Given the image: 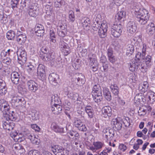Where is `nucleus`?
Returning a JSON list of instances; mask_svg holds the SVG:
<instances>
[{
    "label": "nucleus",
    "instance_id": "864d4df0",
    "mask_svg": "<svg viewBox=\"0 0 155 155\" xmlns=\"http://www.w3.org/2000/svg\"><path fill=\"white\" fill-rule=\"evenodd\" d=\"M50 12V13L48 14V12L47 11L46 12V13L48 15L47 17L49 18V20H53L54 19L55 15L51 11Z\"/></svg>",
    "mask_w": 155,
    "mask_h": 155
},
{
    "label": "nucleus",
    "instance_id": "79ce46f5",
    "mask_svg": "<svg viewBox=\"0 0 155 155\" xmlns=\"http://www.w3.org/2000/svg\"><path fill=\"white\" fill-rule=\"evenodd\" d=\"M8 104V103L4 99H1L0 100V110H2L4 109L6 106H7Z\"/></svg>",
    "mask_w": 155,
    "mask_h": 155
},
{
    "label": "nucleus",
    "instance_id": "774afa93",
    "mask_svg": "<svg viewBox=\"0 0 155 155\" xmlns=\"http://www.w3.org/2000/svg\"><path fill=\"white\" fill-rule=\"evenodd\" d=\"M41 51L42 53H44L43 55L44 54H47L48 51V48L45 47H42L41 49Z\"/></svg>",
    "mask_w": 155,
    "mask_h": 155
},
{
    "label": "nucleus",
    "instance_id": "9d476101",
    "mask_svg": "<svg viewBox=\"0 0 155 155\" xmlns=\"http://www.w3.org/2000/svg\"><path fill=\"white\" fill-rule=\"evenodd\" d=\"M3 127L4 129L7 130H11L15 126V123L11 121H9L8 120H4L3 119L2 121Z\"/></svg>",
    "mask_w": 155,
    "mask_h": 155
},
{
    "label": "nucleus",
    "instance_id": "bf43d9fd",
    "mask_svg": "<svg viewBox=\"0 0 155 155\" xmlns=\"http://www.w3.org/2000/svg\"><path fill=\"white\" fill-rule=\"evenodd\" d=\"M107 54L108 58L114 56L112 48H108L107 51Z\"/></svg>",
    "mask_w": 155,
    "mask_h": 155
},
{
    "label": "nucleus",
    "instance_id": "b1692460",
    "mask_svg": "<svg viewBox=\"0 0 155 155\" xmlns=\"http://www.w3.org/2000/svg\"><path fill=\"white\" fill-rule=\"evenodd\" d=\"M145 54L142 53V54L141 52H138L136 54L135 58L134 60L136 61V62L141 64L143 59H144L145 58Z\"/></svg>",
    "mask_w": 155,
    "mask_h": 155
},
{
    "label": "nucleus",
    "instance_id": "39448f33",
    "mask_svg": "<svg viewBox=\"0 0 155 155\" xmlns=\"http://www.w3.org/2000/svg\"><path fill=\"white\" fill-rule=\"evenodd\" d=\"M59 45L61 51L64 53L65 55H67L70 53V50L68 45L63 39L61 40Z\"/></svg>",
    "mask_w": 155,
    "mask_h": 155
},
{
    "label": "nucleus",
    "instance_id": "6ab92c4d",
    "mask_svg": "<svg viewBox=\"0 0 155 155\" xmlns=\"http://www.w3.org/2000/svg\"><path fill=\"white\" fill-rule=\"evenodd\" d=\"M51 110L55 114L60 113L62 110V107L58 104L54 103L53 105L51 106Z\"/></svg>",
    "mask_w": 155,
    "mask_h": 155
},
{
    "label": "nucleus",
    "instance_id": "3c124183",
    "mask_svg": "<svg viewBox=\"0 0 155 155\" xmlns=\"http://www.w3.org/2000/svg\"><path fill=\"white\" fill-rule=\"evenodd\" d=\"M147 110L144 109L142 108H140L138 111V113L140 116H143L146 114Z\"/></svg>",
    "mask_w": 155,
    "mask_h": 155
},
{
    "label": "nucleus",
    "instance_id": "603ef678",
    "mask_svg": "<svg viewBox=\"0 0 155 155\" xmlns=\"http://www.w3.org/2000/svg\"><path fill=\"white\" fill-rule=\"evenodd\" d=\"M115 132L116 133V131H114L113 129L107 130H106L105 136H114L115 135Z\"/></svg>",
    "mask_w": 155,
    "mask_h": 155
},
{
    "label": "nucleus",
    "instance_id": "6e6d98bb",
    "mask_svg": "<svg viewBox=\"0 0 155 155\" xmlns=\"http://www.w3.org/2000/svg\"><path fill=\"white\" fill-rule=\"evenodd\" d=\"M51 127L56 132H59L60 131L58 127L55 123H53L51 124Z\"/></svg>",
    "mask_w": 155,
    "mask_h": 155
},
{
    "label": "nucleus",
    "instance_id": "de8ad7c7",
    "mask_svg": "<svg viewBox=\"0 0 155 155\" xmlns=\"http://www.w3.org/2000/svg\"><path fill=\"white\" fill-rule=\"evenodd\" d=\"M92 26L93 28V29L94 30H97L99 28H100L101 24L99 23L98 21H97L95 20V21H94L93 24L92 25Z\"/></svg>",
    "mask_w": 155,
    "mask_h": 155
},
{
    "label": "nucleus",
    "instance_id": "c85d7f7f",
    "mask_svg": "<svg viewBox=\"0 0 155 155\" xmlns=\"http://www.w3.org/2000/svg\"><path fill=\"white\" fill-rule=\"evenodd\" d=\"M17 41L18 43L21 45L24 43L26 39V36L25 34H22L17 35L16 36Z\"/></svg>",
    "mask_w": 155,
    "mask_h": 155
},
{
    "label": "nucleus",
    "instance_id": "a18cd8bd",
    "mask_svg": "<svg viewBox=\"0 0 155 155\" xmlns=\"http://www.w3.org/2000/svg\"><path fill=\"white\" fill-rule=\"evenodd\" d=\"M67 31L66 29H63V28H62V29H60L58 31V34L60 36L64 37L66 35Z\"/></svg>",
    "mask_w": 155,
    "mask_h": 155
},
{
    "label": "nucleus",
    "instance_id": "37998d69",
    "mask_svg": "<svg viewBox=\"0 0 155 155\" xmlns=\"http://www.w3.org/2000/svg\"><path fill=\"white\" fill-rule=\"evenodd\" d=\"M133 40L135 44L137 45H140L142 41L141 38L139 36L134 37L133 39Z\"/></svg>",
    "mask_w": 155,
    "mask_h": 155
},
{
    "label": "nucleus",
    "instance_id": "473e14b6",
    "mask_svg": "<svg viewBox=\"0 0 155 155\" xmlns=\"http://www.w3.org/2000/svg\"><path fill=\"white\" fill-rule=\"evenodd\" d=\"M143 61L145 62V64L147 67H150L152 64L151 62V57L150 55H147L145 58L143 59Z\"/></svg>",
    "mask_w": 155,
    "mask_h": 155
},
{
    "label": "nucleus",
    "instance_id": "4be33fe9",
    "mask_svg": "<svg viewBox=\"0 0 155 155\" xmlns=\"http://www.w3.org/2000/svg\"><path fill=\"white\" fill-rule=\"evenodd\" d=\"M38 8L35 5L32 6L29 9L28 14L32 17H36L38 14Z\"/></svg>",
    "mask_w": 155,
    "mask_h": 155
},
{
    "label": "nucleus",
    "instance_id": "f8f14e48",
    "mask_svg": "<svg viewBox=\"0 0 155 155\" xmlns=\"http://www.w3.org/2000/svg\"><path fill=\"white\" fill-rule=\"evenodd\" d=\"M34 30L35 34L38 36L41 37L43 36L45 32L44 28L42 25L38 24L36 25Z\"/></svg>",
    "mask_w": 155,
    "mask_h": 155
},
{
    "label": "nucleus",
    "instance_id": "5701e85b",
    "mask_svg": "<svg viewBox=\"0 0 155 155\" xmlns=\"http://www.w3.org/2000/svg\"><path fill=\"white\" fill-rule=\"evenodd\" d=\"M140 65L141 64L136 62V61L133 60L132 63L130 64L129 70L132 72L136 71L140 68Z\"/></svg>",
    "mask_w": 155,
    "mask_h": 155
},
{
    "label": "nucleus",
    "instance_id": "aec40b11",
    "mask_svg": "<svg viewBox=\"0 0 155 155\" xmlns=\"http://www.w3.org/2000/svg\"><path fill=\"white\" fill-rule=\"evenodd\" d=\"M58 79V75L54 73L50 74L48 77L50 82L54 85H55L57 83V80Z\"/></svg>",
    "mask_w": 155,
    "mask_h": 155
},
{
    "label": "nucleus",
    "instance_id": "f3484780",
    "mask_svg": "<svg viewBox=\"0 0 155 155\" xmlns=\"http://www.w3.org/2000/svg\"><path fill=\"white\" fill-rule=\"evenodd\" d=\"M10 78L13 84H17L19 82L20 75L18 72H14L11 73Z\"/></svg>",
    "mask_w": 155,
    "mask_h": 155
},
{
    "label": "nucleus",
    "instance_id": "dca6fc26",
    "mask_svg": "<svg viewBox=\"0 0 155 155\" xmlns=\"http://www.w3.org/2000/svg\"><path fill=\"white\" fill-rule=\"evenodd\" d=\"M55 57L54 54L50 52H47V54H45L42 56V59L45 61H53L55 59Z\"/></svg>",
    "mask_w": 155,
    "mask_h": 155
},
{
    "label": "nucleus",
    "instance_id": "a19ab883",
    "mask_svg": "<svg viewBox=\"0 0 155 155\" xmlns=\"http://www.w3.org/2000/svg\"><path fill=\"white\" fill-rule=\"evenodd\" d=\"M64 2L62 0H56L54 1V6L56 8H61V6L64 4Z\"/></svg>",
    "mask_w": 155,
    "mask_h": 155
},
{
    "label": "nucleus",
    "instance_id": "ea45409f",
    "mask_svg": "<svg viewBox=\"0 0 155 155\" xmlns=\"http://www.w3.org/2000/svg\"><path fill=\"white\" fill-rule=\"evenodd\" d=\"M68 18L69 21L73 22L75 20V16L74 12L72 10H70L68 12Z\"/></svg>",
    "mask_w": 155,
    "mask_h": 155
},
{
    "label": "nucleus",
    "instance_id": "5fc2aeb1",
    "mask_svg": "<svg viewBox=\"0 0 155 155\" xmlns=\"http://www.w3.org/2000/svg\"><path fill=\"white\" fill-rule=\"evenodd\" d=\"M91 70L93 72H95L97 70L99 65L98 63L91 64Z\"/></svg>",
    "mask_w": 155,
    "mask_h": 155
},
{
    "label": "nucleus",
    "instance_id": "a211bd4d",
    "mask_svg": "<svg viewBox=\"0 0 155 155\" xmlns=\"http://www.w3.org/2000/svg\"><path fill=\"white\" fill-rule=\"evenodd\" d=\"M74 77H75V82L78 84H83L85 83L84 77L81 73H76Z\"/></svg>",
    "mask_w": 155,
    "mask_h": 155
},
{
    "label": "nucleus",
    "instance_id": "c756f323",
    "mask_svg": "<svg viewBox=\"0 0 155 155\" xmlns=\"http://www.w3.org/2000/svg\"><path fill=\"white\" fill-rule=\"evenodd\" d=\"M149 85L147 82H144L143 84H140L139 86V90L141 92L145 93L147 91Z\"/></svg>",
    "mask_w": 155,
    "mask_h": 155
},
{
    "label": "nucleus",
    "instance_id": "2eb2a0df",
    "mask_svg": "<svg viewBox=\"0 0 155 155\" xmlns=\"http://www.w3.org/2000/svg\"><path fill=\"white\" fill-rule=\"evenodd\" d=\"M52 150L55 155H64V148L58 145H55L52 147Z\"/></svg>",
    "mask_w": 155,
    "mask_h": 155
},
{
    "label": "nucleus",
    "instance_id": "7c9ffc66",
    "mask_svg": "<svg viewBox=\"0 0 155 155\" xmlns=\"http://www.w3.org/2000/svg\"><path fill=\"white\" fill-rule=\"evenodd\" d=\"M81 21L84 27H89L91 21L89 18L87 17L83 18Z\"/></svg>",
    "mask_w": 155,
    "mask_h": 155
},
{
    "label": "nucleus",
    "instance_id": "13d9d810",
    "mask_svg": "<svg viewBox=\"0 0 155 155\" xmlns=\"http://www.w3.org/2000/svg\"><path fill=\"white\" fill-rule=\"evenodd\" d=\"M31 127L35 130V131L39 132L40 130L39 127L36 124H31Z\"/></svg>",
    "mask_w": 155,
    "mask_h": 155
},
{
    "label": "nucleus",
    "instance_id": "e2e57ef3",
    "mask_svg": "<svg viewBox=\"0 0 155 155\" xmlns=\"http://www.w3.org/2000/svg\"><path fill=\"white\" fill-rule=\"evenodd\" d=\"M119 147V149L123 151H125L127 149V147L123 143L120 144Z\"/></svg>",
    "mask_w": 155,
    "mask_h": 155
},
{
    "label": "nucleus",
    "instance_id": "6e6552de",
    "mask_svg": "<svg viewBox=\"0 0 155 155\" xmlns=\"http://www.w3.org/2000/svg\"><path fill=\"white\" fill-rule=\"evenodd\" d=\"M18 60L23 63H25L27 60V54L25 50H20L17 52Z\"/></svg>",
    "mask_w": 155,
    "mask_h": 155
},
{
    "label": "nucleus",
    "instance_id": "412c9836",
    "mask_svg": "<svg viewBox=\"0 0 155 155\" xmlns=\"http://www.w3.org/2000/svg\"><path fill=\"white\" fill-rule=\"evenodd\" d=\"M146 30L147 32L150 35H153L155 31V26L154 24L151 22L148 24L146 26Z\"/></svg>",
    "mask_w": 155,
    "mask_h": 155
},
{
    "label": "nucleus",
    "instance_id": "7ed1b4c3",
    "mask_svg": "<svg viewBox=\"0 0 155 155\" xmlns=\"http://www.w3.org/2000/svg\"><path fill=\"white\" fill-rule=\"evenodd\" d=\"M37 74L38 78L40 80H43L45 79L46 74L44 65L41 64L38 65L37 68Z\"/></svg>",
    "mask_w": 155,
    "mask_h": 155
},
{
    "label": "nucleus",
    "instance_id": "69168bd1",
    "mask_svg": "<svg viewBox=\"0 0 155 155\" xmlns=\"http://www.w3.org/2000/svg\"><path fill=\"white\" fill-rule=\"evenodd\" d=\"M27 5V3L24 2H22V0H21V2L20 3V9H23Z\"/></svg>",
    "mask_w": 155,
    "mask_h": 155
},
{
    "label": "nucleus",
    "instance_id": "9b49d317",
    "mask_svg": "<svg viewBox=\"0 0 155 155\" xmlns=\"http://www.w3.org/2000/svg\"><path fill=\"white\" fill-rule=\"evenodd\" d=\"M137 29V26L134 21H129L127 25V30L128 32L131 34L135 32Z\"/></svg>",
    "mask_w": 155,
    "mask_h": 155
},
{
    "label": "nucleus",
    "instance_id": "052dcab7",
    "mask_svg": "<svg viewBox=\"0 0 155 155\" xmlns=\"http://www.w3.org/2000/svg\"><path fill=\"white\" fill-rule=\"evenodd\" d=\"M7 89L6 86L4 88H0V95H3L5 94L7 92Z\"/></svg>",
    "mask_w": 155,
    "mask_h": 155
},
{
    "label": "nucleus",
    "instance_id": "ddd939ff",
    "mask_svg": "<svg viewBox=\"0 0 155 155\" xmlns=\"http://www.w3.org/2000/svg\"><path fill=\"white\" fill-rule=\"evenodd\" d=\"M16 119V115L13 111L9 112L8 114L3 116V119L6 120H10L11 121H15Z\"/></svg>",
    "mask_w": 155,
    "mask_h": 155
},
{
    "label": "nucleus",
    "instance_id": "f257e3e1",
    "mask_svg": "<svg viewBox=\"0 0 155 155\" xmlns=\"http://www.w3.org/2000/svg\"><path fill=\"white\" fill-rule=\"evenodd\" d=\"M134 13L139 24L143 25L147 23L150 18V14L147 10L144 8H140L135 10Z\"/></svg>",
    "mask_w": 155,
    "mask_h": 155
},
{
    "label": "nucleus",
    "instance_id": "58836bf2",
    "mask_svg": "<svg viewBox=\"0 0 155 155\" xmlns=\"http://www.w3.org/2000/svg\"><path fill=\"white\" fill-rule=\"evenodd\" d=\"M131 120L128 117H125L123 119V122L126 127H128L130 124Z\"/></svg>",
    "mask_w": 155,
    "mask_h": 155
},
{
    "label": "nucleus",
    "instance_id": "4d7b16f0",
    "mask_svg": "<svg viewBox=\"0 0 155 155\" xmlns=\"http://www.w3.org/2000/svg\"><path fill=\"white\" fill-rule=\"evenodd\" d=\"M26 66L27 67V70L28 72L31 73L34 70V66L30 64L27 65Z\"/></svg>",
    "mask_w": 155,
    "mask_h": 155
},
{
    "label": "nucleus",
    "instance_id": "680f3d73",
    "mask_svg": "<svg viewBox=\"0 0 155 155\" xmlns=\"http://www.w3.org/2000/svg\"><path fill=\"white\" fill-rule=\"evenodd\" d=\"M138 70H140L142 72L144 73L147 71V68L143 66L142 64H141L140 65V67L138 68Z\"/></svg>",
    "mask_w": 155,
    "mask_h": 155
},
{
    "label": "nucleus",
    "instance_id": "72a5a7b5",
    "mask_svg": "<svg viewBox=\"0 0 155 155\" xmlns=\"http://www.w3.org/2000/svg\"><path fill=\"white\" fill-rule=\"evenodd\" d=\"M15 33L14 31L10 30L6 33V37L8 40H13L15 37Z\"/></svg>",
    "mask_w": 155,
    "mask_h": 155
},
{
    "label": "nucleus",
    "instance_id": "4c0bfd02",
    "mask_svg": "<svg viewBox=\"0 0 155 155\" xmlns=\"http://www.w3.org/2000/svg\"><path fill=\"white\" fill-rule=\"evenodd\" d=\"M94 101L96 102H100L102 100V93L100 94H96L95 95H92Z\"/></svg>",
    "mask_w": 155,
    "mask_h": 155
},
{
    "label": "nucleus",
    "instance_id": "cd10ccee",
    "mask_svg": "<svg viewBox=\"0 0 155 155\" xmlns=\"http://www.w3.org/2000/svg\"><path fill=\"white\" fill-rule=\"evenodd\" d=\"M12 100L13 102L17 103L21 105L24 104L26 102L24 98L23 97L19 96L14 97Z\"/></svg>",
    "mask_w": 155,
    "mask_h": 155
},
{
    "label": "nucleus",
    "instance_id": "4468645a",
    "mask_svg": "<svg viewBox=\"0 0 155 155\" xmlns=\"http://www.w3.org/2000/svg\"><path fill=\"white\" fill-rule=\"evenodd\" d=\"M111 111V108L109 106H106L103 107L102 109L103 117L105 118L110 117L112 115Z\"/></svg>",
    "mask_w": 155,
    "mask_h": 155
},
{
    "label": "nucleus",
    "instance_id": "f03ea898",
    "mask_svg": "<svg viewBox=\"0 0 155 155\" xmlns=\"http://www.w3.org/2000/svg\"><path fill=\"white\" fill-rule=\"evenodd\" d=\"M123 27L120 24H114L111 28V34L115 38H118L121 35Z\"/></svg>",
    "mask_w": 155,
    "mask_h": 155
},
{
    "label": "nucleus",
    "instance_id": "2f4dec72",
    "mask_svg": "<svg viewBox=\"0 0 155 155\" xmlns=\"http://www.w3.org/2000/svg\"><path fill=\"white\" fill-rule=\"evenodd\" d=\"M88 59L90 60V64H92L98 63L96 55L94 54H90L88 55Z\"/></svg>",
    "mask_w": 155,
    "mask_h": 155
},
{
    "label": "nucleus",
    "instance_id": "423d86ee",
    "mask_svg": "<svg viewBox=\"0 0 155 155\" xmlns=\"http://www.w3.org/2000/svg\"><path fill=\"white\" fill-rule=\"evenodd\" d=\"M107 28V26L106 24L102 23L101 24V26L98 32L100 38H104L106 36Z\"/></svg>",
    "mask_w": 155,
    "mask_h": 155
},
{
    "label": "nucleus",
    "instance_id": "f704fd0d",
    "mask_svg": "<svg viewBox=\"0 0 155 155\" xmlns=\"http://www.w3.org/2000/svg\"><path fill=\"white\" fill-rule=\"evenodd\" d=\"M110 88L112 93L115 95H117L119 92V90L118 87L115 85H112Z\"/></svg>",
    "mask_w": 155,
    "mask_h": 155
},
{
    "label": "nucleus",
    "instance_id": "c03bdc74",
    "mask_svg": "<svg viewBox=\"0 0 155 155\" xmlns=\"http://www.w3.org/2000/svg\"><path fill=\"white\" fill-rule=\"evenodd\" d=\"M59 101L60 99L58 97L57 94H55L52 96L51 99V104L53 103V101L54 103H55L56 102H59Z\"/></svg>",
    "mask_w": 155,
    "mask_h": 155
},
{
    "label": "nucleus",
    "instance_id": "0eeeda50",
    "mask_svg": "<svg viewBox=\"0 0 155 155\" xmlns=\"http://www.w3.org/2000/svg\"><path fill=\"white\" fill-rule=\"evenodd\" d=\"M122 121L120 118H118L112 119L111 121V125H113V127L117 130H120L122 127Z\"/></svg>",
    "mask_w": 155,
    "mask_h": 155
},
{
    "label": "nucleus",
    "instance_id": "bb28decb",
    "mask_svg": "<svg viewBox=\"0 0 155 155\" xmlns=\"http://www.w3.org/2000/svg\"><path fill=\"white\" fill-rule=\"evenodd\" d=\"M134 50V45L128 44L126 47V54L130 56L133 53Z\"/></svg>",
    "mask_w": 155,
    "mask_h": 155
},
{
    "label": "nucleus",
    "instance_id": "e433bc0d",
    "mask_svg": "<svg viewBox=\"0 0 155 155\" xmlns=\"http://www.w3.org/2000/svg\"><path fill=\"white\" fill-rule=\"evenodd\" d=\"M28 136V138L29 139L33 144H38L40 142V140L38 139V136Z\"/></svg>",
    "mask_w": 155,
    "mask_h": 155
},
{
    "label": "nucleus",
    "instance_id": "1a4fd4ad",
    "mask_svg": "<svg viewBox=\"0 0 155 155\" xmlns=\"http://www.w3.org/2000/svg\"><path fill=\"white\" fill-rule=\"evenodd\" d=\"M27 85L28 89L31 91L35 92L38 89V84L33 80L28 81L27 82Z\"/></svg>",
    "mask_w": 155,
    "mask_h": 155
},
{
    "label": "nucleus",
    "instance_id": "20e7f679",
    "mask_svg": "<svg viewBox=\"0 0 155 155\" xmlns=\"http://www.w3.org/2000/svg\"><path fill=\"white\" fill-rule=\"evenodd\" d=\"M74 124L80 130L85 131L87 130L85 125L81 121V120L78 118H74Z\"/></svg>",
    "mask_w": 155,
    "mask_h": 155
},
{
    "label": "nucleus",
    "instance_id": "09e8293b",
    "mask_svg": "<svg viewBox=\"0 0 155 155\" xmlns=\"http://www.w3.org/2000/svg\"><path fill=\"white\" fill-rule=\"evenodd\" d=\"M12 139L16 142H21L23 141L25 138L23 137H20V136H11Z\"/></svg>",
    "mask_w": 155,
    "mask_h": 155
},
{
    "label": "nucleus",
    "instance_id": "c9c22d12",
    "mask_svg": "<svg viewBox=\"0 0 155 155\" xmlns=\"http://www.w3.org/2000/svg\"><path fill=\"white\" fill-rule=\"evenodd\" d=\"M126 15L125 12L123 11L119 12L116 15V18H117L119 21L122 19L125 18Z\"/></svg>",
    "mask_w": 155,
    "mask_h": 155
},
{
    "label": "nucleus",
    "instance_id": "8fccbe9b",
    "mask_svg": "<svg viewBox=\"0 0 155 155\" xmlns=\"http://www.w3.org/2000/svg\"><path fill=\"white\" fill-rule=\"evenodd\" d=\"M4 109L3 110H1L2 112H3L4 116L6 114H8L9 112H11L10 110V107L8 104L6 107V106L4 108Z\"/></svg>",
    "mask_w": 155,
    "mask_h": 155
},
{
    "label": "nucleus",
    "instance_id": "0e129e2a",
    "mask_svg": "<svg viewBox=\"0 0 155 155\" xmlns=\"http://www.w3.org/2000/svg\"><path fill=\"white\" fill-rule=\"evenodd\" d=\"M39 118L38 114L37 113H34L32 116V119L33 120H37L39 119Z\"/></svg>",
    "mask_w": 155,
    "mask_h": 155
},
{
    "label": "nucleus",
    "instance_id": "49530a36",
    "mask_svg": "<svg viewBox=\"0 0 155 155\" xmlns=\"http://www.w3.org/2000/svg\"><path fill=\"white\" fill-rule=\"evenodd\" d=\"M93 145L95 147L96 150L101 149L103 146V144L101 142H94Z\"/></svg>",
    "mask_w": 155,
    "mask_h": 155
},
{
    "label": "nucleus",
    "instance_id": "393cba45",
    "mask_svg": "<svg viewBox=\"0 0 155 155\" xmlns=\"http://www.w3.org/2000/svg\"><path fill=\"white\" fill-rule=\"evenodd\" d=\"M101 87L99 84H95L93 87L92 91V95H95L96 94H102Z\"/></svg>",
    "mask_w": 155,
    "mask_h": 155
},
{
    "label": "nucleus",
    "instance_id": "a878e982",
    "mask_svg": "<svg viewBox=\"0 0 155 155\" xmlns=\"http://www.w3.org/2000/svg\"><path fill=\"white\" fill-rule=\"evenodd\" d=\"M104 95L105 99L108 101H110L112 99L111 93L107 88H104L103 90Z\"/></svg>",
    "mask_w": 155,
    "mask_h": 155
},
{
    "label": "nucleus",
    "instance_id": "338daca9",
    "mask_svg": "<svg viewBox=\"0 0 155 155\" xmlns=\"http://www.w3.org/2000/svg\"><path fill=\"white\" fill-rule=\"evenodd\" d=\"M100 61L102 63V64L106 63L107 62V59L106 57L104 55L102 56L101 57Z\"/></svg>",
    "mask_w": 155,
    "mask_h": 155
}]
</instances>
